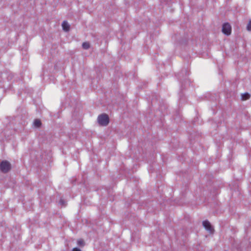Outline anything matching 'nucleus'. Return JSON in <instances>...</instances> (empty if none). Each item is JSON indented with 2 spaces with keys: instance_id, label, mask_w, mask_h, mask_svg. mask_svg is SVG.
<instances>
[{
  "instance_id": "20e7f679",
  "label": "nucleus",
  "mask_w": 251,
  "mask_h": 251,
  "mask_svg": "<svg viewBox=\"0 0 251 251\" xmlns=\"http://www.w3.org/2000/svg\"><path fill=\"white\" fill-rule=\"evenodd\" d=\"M231 27L230 25L227 23H226L223 24L222 27V32L226 35H229L231 33Z\"/></svg>"
},
{
  "instance_id": "39448f33",
  "label": "nucleus",
  "mask_w": 251,
  "mask_h": 251,
  "mask_svg": "<svg viewBox=\"0 0 251 251\" xmlns=\"http://www.w3.org/2000/svg\"><path fill=\"white\" fill-rule=\"evenodd\" d=\"M62 28L64 31H68L70 29V25L66 21H64L62 24Z\"/></svg>"
},
{
  "instance_id": "423d86ee",
  "label": "nucleus",
  "mask_w": 251,
  "mask_h": 251,
  "mask_svg": "<svg viewBox=\"0 0 251 251\" xmlns=\"http://www.w3.org/2000/svg\"><path fill=\"white\" fill-rule=\"evenodd\" d=\"M251 95L248 93H245L241 95V99L243 100H245L250 99Z\"/></svg>"
},
{
  "instance_id": "7ed1b4c3",
  "label": "nucleus",
  "mask_w": 251,
  "mask_h": 251,
  "mask_svg": "<svg viewBox=\"0 0 251 251\" xmlns=\"http://www.w3.org/2000/svg\"><path fill=\"white\" fill-rule=\"evenodd\" d=\"M202 225L205 229L207 230L210 233L213 234L214 232V229L211 226L210 222L207 220H205L202 222Z\"/></svg>"
},
{
  "instance_id": "1a4fd4ad",
  "label": "nucleus",
  "mask_w": 251,
  "mask_h": 251,
  "mask_svg": "<svg viewBox=\"0 0 251 251\" xmlns=\"http://www.w3.org/2000/svg\"><path fill=\"white\" fill-rule=\"evenodd\" d=\"M82 47L84 49H88L90 47V44L88 42H84L82 44Z\"/></svg>"
},
{
  "instance_id": "f03ea898",
  "label": "nucleus",
  "mask_w": 251,
  "mask_h": 251,
  "mask_svg": "<svg viewBox=\"0 0 251 251\" xmlns=\"http://www.w3.org/2000/svg\"><path fill=\"white\" fill-rule=\"evenodd\" d=\"M10 168V164L7 161H3L0 164V170L3 173H6L8 172Z\"/></svg>"
},
{
  "instance_id": "9b49d317",
  "label": "nucleus",
  "mask_w": 251,
  "mask_h": 251,
  "mask_svg": "<svg viewBox=\"0 0 251 251\" xmlns=\"http://www.w3.org/2000/svg\"><path fill=\"white\" fill-rule=\"evenodd\" d=\"M72 251H81V250L77 248H75L72 250Z\"/></svg>"
},
{
  "instance_id": "f257e3e1",
  "label": "nucleus",
  "mask_w": 251,
  "mask_h": 251,
  "mask_svg": "<svg viewBox=\"0 0 251 251\" xmlns=\"http://www.w3.org/2000/svg\"><path fill=\"white\" fill-rule=\"evenodd\" d=\"M98 124L101 126H106L109 123L108 116L105 113L100 115L97 118Z\"/></svg>"
},
{
  "instance_id": "0eeeda50",
  "label": "nucleus",
  "mask_w": 251,
  "mask_h": 251,
  "mask_svg": "<svg viewBox=\"0 0 251 251\" xmlns=\"http://www.w3.org/2000/svg\"><path fill=\"white\" fill-rule=\"evenodd\" d=\"M77 244L78 246H79L81 247H82L84 246L85 242L83 239H79L77 241Z\"/></svg>"
},
{
  "instance_id": "9d476101",
  "label": "nucleus",
  "mask_w": 251,
  "mask_h": 251,
  "mask_svg": "<svg viewBox=\"0 0 251 251\" xmlns=\"http://www.w3.org/2000/svg\"><path fill=\"white\" fill-rule=\"evenodd\" d=\"M247 28L248 30L251 31V21H250L248 25Z\"/></svg>"
},
{
  "instance_id": "6e6552de",
  "label": "nucleus",
  "mask_w": 251,
  "mask_h": 251,
  "mask_svg": "<svg viewBox=\"0 0 251 251\" xmlns=\"http://www.w3.org/2000/svg\"><path fill=\"white\" fill-rule=\"evenodd\" d=\"M41 125V122L40 120L36 119L34 122V126L36 127H39Z\"/></svg>"
}]
</instances>
